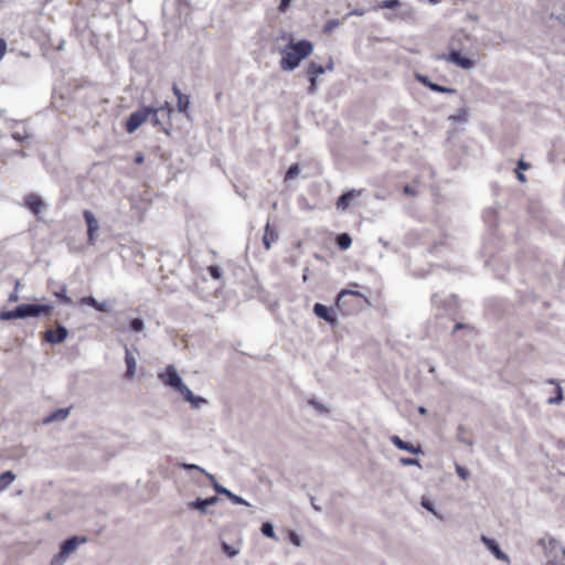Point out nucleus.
I'll list each match as a JSON object with an SVG mask.
<instances>
[{"instance_id":"obj_48","label":"nucleus","mask_w":565,"mask_h":565,"mask_svg":"<svg viewBox=\"0 0 565 565\" xmlns=\"http://www.w3.org/2000/svg\"><path fill=\"white\" fill-rule=\"evenodd\" d=\"M516 172V179L521 182V183H524L526 182V177L519 170H515Z\"/></svg>"},{"instance_id":"obj_32","label":"nucleus","mask_w":565,"mask_h":565,"mask_svg":"<svg viewBox=\"0 0 565 565\" xmlns=\"http://www.w3.org/2000/svg\"><path fill=\"white\" fill-rule=\"evenodd\" d=\"M191 508L198 509L201 512H205L206 508L209 507L207 503H203V499H198L196 501H193L190 503Z\"/></svg>"},{"instance_id":"obj_27","label":"nucleus","mask_w":565,"mask_h":565,"mask_svg":"<svg viewBox=\"0 0 565 565\" xmlns=\"http://www.w3.org/2000/svg\"><path fill=\"white\" fill-rule=\"evenodd\" d=\"M399 0H383L376 8L377 9H393L398 7Z\"/></svg>"},{"instance_id":"obj_11","label":"nucleus","mask_w":565,"mask_h":565,"mask_svg":"<svg viewBox=\"0 0 565 565\" xmlns=\"http://www.w3.org/2000/svg\"><path fill=\"white\" fill-rule=\"evenodd\" d=\"M83 216L87 225L88 243L94 244L95 234L98 230V221L89 210H84Z\"/></svg>"},{"instance_id":"obj_16","label":"nucleus","mask_w":565,"mask_h":565,"mask_svg":"<svg viewBox=\"0 0 565 565\" xmlns=\"http://www.w3.org/2000/svg\"><path fill=\"white\" fill-rule=\"evenodd\" d=\"M25 206L33 212L34 214H39L44 206L42 199L34 193H30L24 199Z\"/></svg>"},{"instance_id":"obj_24","label":"nucleus","mask_w":565,"mask_h":565,"mask_svg":"<svg viewBox=\"0 0 565 565\" xmlns=\"http://www.w3.org/2000/svg\"><path fill=\"white\" fill-rule=\"evenodd\" d=\"M467 117H468L467 110L461 108V109H458L455 115H451L449 117V119L455 122H465L467 120Z\"/></svg>"},{"instance_id":"obj_45","label":"nucleus","mask_w":565,"mask_h":565,"mask_svg":"<svg viewBox=\"0 0 565 565\" xmlns=\"http://www.w3.org/2000/svg\"><path fill=\"white\" fill-rule=\"evenodd\" d=\"M95 309L97 311H100V312H107L108 311V306L106 302H98L97 301V307H95Z\"/></svg>"},{"instance_id":"obj_23","label":"nucleus","mask_w":565,"mask_h":565,"mask_svg":"<svg viewBox=\"0 0 565 565\" xmlns=\"http://www.w3.org/2000/svg\"><path fill=\"white\" fill-rule=\"evenodd\" d=\"M68 408H61L54 412L50 415V417L46 419V422H53V420H62L65 419L68 416Z\"/></svg>"},{"instance_id":"obj_50","label":"nucleus","mask_w":565,"mask_h":565,"mask_svg":"<svg viewBox=\"0 0 565 565\" xmlns=\"http://www.w3.org/2000/svg\"><path fill=\"white\" fill-rule=\"evenodd\" d=\"M348 15H363V11L361 10H353Z\"/></svg>"},{"instance_id":"obj_12","label":"nucleus","mask_w":565,"mask_h":565,"mask_svg":"<svg viewBox=\"0 0 565 565\" xmlns=\"http://www.w3.org/2000/svg\"><path fill=\"white\" fill-rule=\"evenodd\" d=\"M362 193H363L362 189L361 190L353 189V190L344 192L341 196H339V199L335 202L337 209L340 211H345L350 206L352 200L356 196L362 195Z\"/></svg>"},{"instance_id":"obj_19","label":"nucleus","mask_w":565,"mask_h":565,"mask_svg":"<svg viewBox=\"0 0 565 565\" xmlns=\"http://www.w3.org/2000/svg\"><path fill=\"white\" fill-rule=\"evenodd\" d=\"M276 239H277L276 231L270 227L269 223H267L266 228H265V234L263 237V243H264L265 247L267 249L270 248L271 243Z\"/></svg>"},{"instance_id":"obj_8","label":"nucleus","mask_w":565,"mask_h":565,"mask_svg":"<svg viewBox=\"0 0 565 565\" xmlns=\"http://www.w3.org/2000/svg\"><path fill=\"white\" fill-rule=\"evenodd\" d=\"M414 76L417 82H419L424 86L428 87L433 92L443 93V94H456L457 93V90L455 88H450V87H446V86H441L436 83H433L427 76H425L420 73H415Z\"/></svg>"},{"instance_id":"obj_52","label":"nucleus","mask_w":565,"mask_h":565,"mask_svg":"<svg viewBox=\"0 0 565 565\" xmlns=\"http://www.w3.org/2000/svg\"><path fill=\"white\" fill-rule=\"evenodd\" d=\"M232 492L230 490H227L226 488L222 489V492L221 494H225L226 497H228Z\"/></svg>"},{"instance_id":"obj_3","label":"nucleus","mask_w":565,"mask_h":565,"mask_svg":"<svg viewBox=\"0 0 565 565\" xmlns=\"http://www.w3.org/2000/svg\"><path fill=\"white\" fill-rule=\"evenodd\" d=\"M158 376L164 385L170 386L174 391L180 393L184 401L191 403L193 406L198 407L201 403L205 402L204 398L194 396L192 391L186 385L183 384L174 365H167L164 372L160 373Z\"/></svg>"},{"instance_id":"obj_25","label":"nucleus","mask_w":565,"mask_h":565,"mask_svg":"<svg viewBox=\"0 0 565 565\" xmlns=\"http://www.w3.org/2000/svg\"><path fill=\"white\" fill-rule=\"evenodd\" d=\"M299 166L297 163L291 164L285 174V181L296 178L299 174Z\"/></svg>"},{"instance_id":"obj_37","label":"nucleus","mask_w":565,"mask_h":565,"mask_svg":"<svg viewBox=\"0 0 565 565\" xmlns=\"http://www.w3.org/2000/svg\"><path fill=\"white\" fill-rule=\"evenodd\" d=\"M456 472L462 480H467L469 477L468 469L460 465H456Z\"/></svg>"},{"instance_id":"obj_49","label":"nucleus","mask_w":565,"mask_h":565,"mask_svg":"<svg viewBox=\"0 0 565 565\" xmlns=\"http://www.w3.org/2000/svg\"><path fill=\"white\" fill-rule=\"evenodd\" d=\"M143 160H145V157H143V154H142V153H138V154L135 157V162H136L137 164H141V163L143 162Z\"/></svg>"},{"instance_id":"obj_29","label":"nucleus","mask_w":565,"mask_h":565,"mask_svg":"<svg viewBox=\"0 0 565 565\" xmlns=\"http://www.w3.org/2000/svg\"><path fill=\"white\" fill-rule=\"evenodd\" d=\"M262 533L267 537H275L274 527L270 523H263Z\"/></svg>"},{"instance_id":"obj_35","label":"nucleus","mask_w":565,"mask_h":565,"mask_svg":"<svg viewBox=\"0 0 565 565\" xmlns=\"http://www.w3.org/2000/svg\"><path fill=\"white\" fill-rule=\"evenodd\" d=\"M399 462L401 465L403 466H420L419 463V460L418 459H415V458H406V457H402L399 459Z\"/></svg>"},{"instance_id":"obj_33","label":"nucleus","mask_w":565,"mask_h":565,"mask_svg":"<svg viewBox=\"0 0 565 565\" xmlns=\"http://www.w3.org/2000/svg\"><path fill=\"white\" fill-rule=\"evenodd\" d=\"M207 271L214 279H220L222 277V271L218 266H209Z\"/></svg>"},{"instance_id":"obj_21","label":"nucleus","mask_w":565,"mask_h":565,"mask_svg":"<svg viewBox=\"0 0 565 565\" xmlns=\"http://www.w3.org/2000/svg\"><path fill=\"white\" fill-rule=\"evenodd\" d=\"M66 291H67V288H66V286H65V285H63V286L60 288V290H57V291H55V292H54V296H55L56 298H58V300H60L62 303H64V305H73V300H72V298L67 296Z\"/></svg>"},{"instance_id":"obj_41","label":"nucleus","mask_w":565,"mask_h":565,"mask_svg":"<svg viewBox=\"0 0 565 565\" xmlns=\"http://www.w3.org/2000/svg\"><path fill=\"white\" fill-rule=\"evenodd\" d=\"M206 475H207V477L212 480V482H213V487H214L215 491H216L217 493H221V492H222V489H224V487L220 486V484L216 482L215 478H214L212 475H209V473H206Z\"/></svg>"},{"instance_id":"obj_5","label":"nucleus","mask_w":565,"mask_h":565,"mask_svg":"<svg viewBox=\"0 0 565 565\" xmlns=\"http://www.w3.org/2000/svg\"><path fill=\"white\" fill-rule=\"evenodd\" d=\"M151 117V121L153 126H159L160 120L158 117V110H154L153 107L146 106L130 114L128 117L125 129L127 132H135L143 122H146Z\"/></svg>"},{"instance_id":"obj_46","label":"nucleus","mask_w":565,"mask_h":565,"mask_svg":"<svg viewBox=\"0 0 565 565\" xmlns=\"http://www.w3.org/2000/svg\"><path fill=\"white\" fill-rule=\"evenodd\" d=\"M291 0H280L279 11L284 12L289 7Z\"/></svg>"},{"instance_id":"obj_30","label":"nucleus","mask_w":565,"mask_h":565,"mask_svg":"<svg viewBox=\"0 0 565 565\" xmlns=\"http://www.w3.org/2000/svg\"><path fill=\"white\" fill-rule=\"evenodd\" d=\"M130 327H131V329L134 331L140 332V331L143 330L145 324H143V321L141 319L135 318V319L131 320Z\"/></svg>"},{"instance_id":"obj_40","label":"nucleus","mask_w":565,"mask_h":565,"mask_svg":"<svg viewBox=\"0 0 565 565\" xmlns=\"http://www.w3.org/2000/svg\"><path fill=\"white\" fill-rule=\"evenodd\" d=\"M403 193L405 195H408V196H416L417 195V191L413 186H411V185H405L403 188Z\"/></svg>"},{"instance_id":"obj_10","label":"nucleus","mask_w":565,"mask_h":565,"mask_svg":"<svg viewBox=\"0 0 565 565\" xmlns=\"http://www.w3.org/2000/svg\"><path fill=\"white\" fill-rule=\"evenodd\" d=\"M333 70H334V61H333V57L330 56L328 58L326 66H322L316 62L309 63L307 66L306 73H307V75L318 77L319 75L326 73L327 71L332 72Z\"/></svg>"},{"instance_id":"obj_9","label":"nucleus","mask_w":565,"mask_h":565,"mask_svg":"<svg viewBox=\"0 0 565 565\" xmlns=\"http://www.w3.org/2000/svg\"><path fill=\"white\" fill-rule=\"evenodd\" d=\"M313 312L317 317H319L320 319H323L326 322H328L332 327L338 323L335 313L322 303L317 302L313 306Z\"/></svg>"},{"instance_id":"obj_17","label":"nucleus","mask_w":565,"mask_h":565,"mask_svg":"<svg viewBox=\"0 0 565 565\" xmlns=\"http://www.w3.org/2000/svg\"><path fill=\"white\" fill-rule=\"evenodd\" d=\"M481 540L498 559L509 561L508 555L501 551V548L499 547L498 543L494 540L489 539L484 535L481 537Z\"/></svg>"},{"instance_id":"obj_28","label":"nucleus","mask_w":565,"mask_h":565,"mask_svg":"<svg viewBox=\"0 0 565 565\" xmlns=\"http://www.w3.org/2000/svg\"><path fill=\"white\" fill-rule=\"evenodd\" d=\"M308 76V81H309V87H308V93L309 94H315L318 89V81L316 76H311V75H307Z\"/></svg>"},{"instance_id":"obj_39","label":"nucleus","mask_w":565,"mask_h":565,"mask_svg":"<svg viewBox=\"0 0 565 565\" xmlns=\"http://www.w3.org/2000/svg\"><path fill=\"white\" fill-rule=\"evenodd\" d=\"M180 467L185 470H198V471L204 472V470L201 467L193 465V463H180Z\"/></svg>"},{"instance_id":"obj_26","label":"nucleus","mask_w":565,"mask_h":565,"mask_svg":"<svg viewBox=\"0 0 565 565\" xmlns=\"http://www.w3.org/2000/svg\"><path fill=\"white\" fill-rule=\"evenodd\" d=\"M340 25V21L337 20V19H332V20H329L324 25H323V33L326 34H330L335 28H338Z\"/></svg>"},{"instance_id":"obj_4","label":"nucleus","mask_w":565,"mask_h":565,"mask_svg":"<svg viewBox=\"0 0 565 565\" xmlns=\"http://www.w3.org/2000/svg\"><path fill=\"white\" fill-rule=\"evenodd\" d=\"M53 310V307L50 305H21L17 307L14 310H3L0 312V320H12V319H23L26 317H36L41 313H49Z\"/></svg>"},{"instance_id":"obj_15","label":"nucleus","mask_w":565,"mask_h":565,"mask_svg":"<svg viewBox=\"0 0 565 565\" xmlns=\"http://www.w3.org/2000/svg\"><path fill=\"white\" fill-rule=\"evenodd\" d=\"M172 92L175 95L178 103L177 108L180 113H186L190 107V98L188 95L183 94L177 84L172 85Z\"/></svg>"},{"instance_id":"obj_38","label":"nucleus","mask_w":565,"mask_h":565,"mask_svg":"<svg viewBox=\"0 0 565 565\" xmlns=\"http://www.w3.org/2000/svg\"><path fill=\"white\" fill-rule=\"evenodd\" d=\"M227 498L235 504H247V502L243 498L234 493H231Z\"/></svg>"},{"instance_id":"obj_55","label":"nucleus","mask_w":565,"mask_h":565,"mask_svg":"<svg viewBox=\"0 0 565 565\" xmlns=\"http://www.w3.org/2000/svg\"><path fill=\"white\" fill-rule=\"evenodd\" d=\"M419 412H420V413H425V408H424V407H420V408H419Z\"/></svg>"},{"instance_id":"obj_6","label":"nucleus","mask_w":565,"mask_h":565,"mask_svg":"<svg viewBox=\"0 0 565 565\" xmlns=\"http://www.w3.org/2000/svg\"><path fill=\"white\" fill-rule=\"evenodd\" d=\"M86 541L87 539L85 536H72L71 539L64 541L60 553L52 559V565H60L64 558L75 552L79 544L86 543Z\"/></svg>"},{"instance_id":"obj_22","label":"nucleus","mask_w":565,"mask_h":565,"mask_svg":"<svg viewBox=\"0 0 565 565\" xmlns=\"http://www.w3.org/2000/svg\"><path fill=\"white\" fill-rule=\"evenodd\" d=\"M337 243L341 249H348L351 246L352 239L348 233H343L337 237Z\"/></svg>"},{"instance_id":"obj_18","label":"nucleus","mask_w":565,"mask_h":565,"mask_svg":"<svg viewBox=\"0 0 565 565\" xmlns=\"http://www.w3.org/2000/svg\"><path fill=\"white\" fill-rule=\"evenodd\" d=\"M125 362H126V366H127L125 377L128 380H131L136 373L137 362H136L134 354L130 352L129 349H126Z\"/></svg>"},{"instance_id":"obj_43","label":"nucleus","mask_w":565,"mask_h":565,"mask_svg":"<svg viewBox=\"0 0 565 565\" xmlns=\"http://www.w3.org/2000/svg\"><path fill=\"white\" fill-rule=\"evenodd\" d=\"M530 168H531V164L521 159L518 162V169L516 170L522 171V170H529Z\"/></svg>"},{"instance_id":"obj_13","label":"nucleus","mask_w":565,"mask_h":565,"mask_svg":"<svg viewBox=\"0 0 565 565\" xmlns=\"http://www.w3.org/2000/svg\"><path fill=\"white\" fill-rule=\"evenodd\" d=\"M391 443L398 449L408 451L414 455H419L423 452L420 445H413L411 443L404 441L399 436L394 435L391 437Z\"/></svg>"},{"instance_id":"obj_14","label":"nucleus","mask_w":565,"mask_h":565,"mask_svg":"<svg viewBox=\"0 0 565 565\" xmlns=\"http://www.w3.org/2000/svg\"><path fill=\"white\" fill-rule=\"evenodd\" d=\"M446 60L455 63L456 65L465 70L472 68L476 64L475 61L466 56H462L459 51H451L447 55Z\"/></svg>"},{"instance_id":"obj_31","label":"nucleus","mask_w":565,"mask_h":565,"mask_svg":"<svg viewBox=\"0 0 565 565\" xmlns=\"http://www.w3.org/2000/svg\"><path fill=\"white\" fill-rule=\"evenodd\" d=\"M556 396L548 399L550 404H559L563 401V391L559 385L556 387Z\"/></svg>"},{"instance_id":"obj_2","label":"nucleus","mask_w":565,"mask_h":565,"mask_svg":"<svg viewBox=\"0 0 565 565\" xmlns=\"http://www.w3.org/2000/svg\"><path fill=\"white\" fill-rule=\"evenodd\" d=\"M313 51V44L308 40H300L289 43L281 50L280 67L282 71L297 68L300 62L308 57Z\"/></svg>"},{"instance_id":"obj_51","label":"nucleus","mask_w":565,"mask_h":565,"mask_svg":"<svg viewBox=\"0 0 565 565\" xmlns=\"http://www.w3.org/2000/svg\"><path fill=\"white\" fill-rule=\"evenodd\" d=\"M17 300H18L17 294H11L9 297V301H17Z\"/></svg>"},{"instance_id":"obj_44","label":"nucleus","mask_w":565,"mask_h":565,"mask_svg":"<svg viewBox=\"0 0 565 565\" xmlns=\"http://www.w3.org/2000/svg\"><path fill=\"white\" fill-rule=\"evenodd\" d=\"M422 505L427 509L428 511L433 512L434 514H436L434 508H433V504L429 500H426V499H423L422 500Z\"/></svg>"},{"instance_id":"obj_20","label":"nucleus","mask_w":565,"mask_h":565,"mask_svg":"<svg viewBox=\"0 0 565 565\" xmlns=\"http://www.w3.org/2000/svg\"><path fill=\"white\" fill-rule=\"evenodd\" d=\"M15 479L12 471H6L0 475V492L7 489Z\"/></svg>"},{"instance_id":"obj_34","label":"nucleus","mask_w":565,"mask_h":565,"mask_svg":"<svg viewBox=\"0 0 565 565\" xmlns=\"http://www.w3.org/2000/svg\"><path fill=\"white\" fill-rule=\"evenodd\" d=\"M79 303L81 305H86V306H89V307H97V300L92 297V296H87V297H83L81 300H79Z\"/></svg>"},{"instance_id":"obj_1","label":"nucleus","mask_w":565,"mask_h":565,"mask_svg":"<svg viewBox=\"0 0 565 565\" xmlns=\"http://www.w3.org/2000/svg\"><path fill=\"white\" fill-rule=\"evenodd\" d=\"M350 288L342 289L337 296L335 306L343 315H354L371 305L363 292L358 291L356 282H351Z\"/></svg>"},{"instance_id":"obj_47","label":"nucleus","mask_w":565,"mask_h":565,"mask_svg":"<svg viewBox=\"0 0 565 565\" xmlns=\"http://www.w3.org/2000/svg\"><path fill=\"white\" fill-rule=\"evenodd\" d=\"M218 501L217 497H211L207 499H203V503H207V505H213Z\"/></svg>"},{"instance_id":"obj_42","label":"nucleus","mask_w":565,"mask_h":565,"mask_svg":"<svg viewBox=\"0 0 565 565\" xmlns=\"http://www.w3.org/2000/svg\"><path fill=\"white\" fill-rule=\"evenodd\" d=\"M6 52H7V43L3 39L0 38V61L4 56Z\"/></svg>"},{"instance_id":"obj_54","label":"nucleus","mask_w":565,"mask_h":565,"mask_svg":"<svg viewBox=\"0 0 565 565\" xmlns=\"http://www.w3.org/2000/svg\"><path fill=\"white\" fill-rule=\"evenodd\" d=\"M431 4L438 3V0H428Z\"/></svg>"},{"instance_id":"obj_7","label":"nucleus","mask_w":565,"mask_h":565,"mask_svg":"<svg viewBox=\"0 0 565 565\" xmlns=\"http://www.w3.org/2000/svg\"><path fill=\"white\" fill-rule=\"evenodd\" d=\"M68 331L63 326H57L56 329H49L44 332V340L52 344H58L65 341Z\"/></svg>"},{"instance_id":"obj_36","label":"nucleus","mask_w":565,"mask_h":565,"mask_svg":"<svg viewBox=\"0 0 565 565\" xmlns=\"http://www.w3.org/2000/svg\"><path fill=\"white\" fill-rule=\"evenodd\" d=\"M154 110H158L159 113H166L168 117H170L172 113V107L168 102H164L160 107L154 108Z\"/></svg>"},{"instance_id":"obj_53","label":"nucleus","mask_w":565,"mask_h":565,"mask_svg":"<svg viewBox=\"0 0 565 565\" xmlns=\"http://www.w3.org/2000/svg\"><path fill=\"white\" fill-rule=\"evenodd\" d=\"M462 327H463V326H462L461 323H457V324L455 326V330L461 329Z\"/></svg>"}]
</instances>
